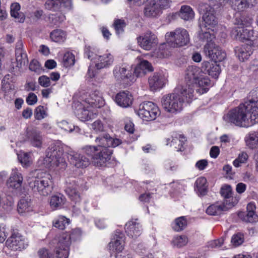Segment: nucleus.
<instances>
[{"label":"nucleus","instance_id":"obj_1","mask_svg":"<svg viewBox=\"0 0 258 258\" xmlns=\"http://www.w3.org/2000/svg\"><path fill=\"white\" fill-rule=\"evenodd\" d=\"M194 98V90L190 86L182 87L178 93L164 96L162 99V105L167 112L175 113L180 111L184 103L190 102Z\"/></svg>","mask_w":258,"mask_h":258},{"label":"nucleus","instance_id":"obj_2","mask_svg":"<svg viewBox=\"0 0 258 258\" xmlns=\"http://www.w3.org/2000/svg\"><path fill=\"white\" fill-rule=\"evenodd\" d=\"M39 172V170H36L29 173L27 178L28 185L34 193L46 197L52 191L51 176L48 174L40 176Z\"/></svg>","mask_w":258,"mask_h":258},{"label":"nucleus","instance_id":"obj_3","mask_svg":"<svg viewBox=\"0 0 258 258\" xmlns=\"http://www.w3.org/2000/svg\"><path fill=\"white\" fill-rule=\"evenodd\" d=\"M80 236V230L74 229L71 234L63 233L53 239L52 243L55 244V251L58 258H68L72 239L76 240Z\"/></svg>","mask_w":258,"mask_h":258},{"label":"nucleus","instance_id":"obj_4","mask_svg":"<svg viewBox=\"0 0 258 258\" xmlns=\"http://www.w3.org/2000/svg\"><path fill=\"white\" fill-rule=\"evenodd\" d=\"M252 20L247 17L241 16L239 19L236 18L235 24L237 26L235 27L232 31V37L235 39L239 41L250 40L252 42V45L255 44L258 46V39L254 43L255 40L252 39L253 32L250 28Z\"/></svg>","mask_w":258,"mask_h":258},{"label":"nucleus","instance_id":"obj_5","mask_svg":"<svg viewBox=\"0 0 258 258\" xmlns=\"http://www.w3.org/2000/svg\"><path fill=\"white\" fill-rule=\"evenodd\" d=\"M246 108L244 103L229 110L223 116L225 122L230 125L239 127L249 126Z\"/></svg>","mask_w":258,"mask_h":258},{"label":"nucleus","instance_id":"obj_6","mask_svg":"<svg viewBox=\"0 0 258 258\" xmlns=\"http://www.w3.org/2000/svg\"><path fill=\"white\" fill-rule=\"evenodd\" d=\"M85 54L94 64L97 70L108 68L112 64L114 61V57L110 53H102L99 51L96 52L89 46L85 47Z\"/></svg>","mask_w":258,"mask_h":258},{"label":"nucleus","instance_id":"obj_7","mask_svg":"<svg viewBox=\"0 0 258 258\" xmlns=\"http://www.w3.org/2000/svg\"><path fill=\"white\" fill-rule=\"evenodd\" d=\"M165 37L168 42L173 47L185 46L189 42L188 33L183 28L176 29L173 31L166 33Z\"/></svg>","mask_w":258,"mask_h":258},{"label":"nucleus","instance_id":"obj_8","mask_svg":"<svg viewBox=\"0 0 258 258\" xmlns=\"http://www.w3.org/2000/svg\"><path fill=\"white\" fill-rule=\"evenodd\" d=\"M138 114L143 120L151 121L155 120L160 115V111L159 107L153 102H144L140 105Z\"/></svg>","mask_w":258,"mask_h":258},{"label":"nucleus","instance_id":"obj_9","mask_svg":"<svg viewBox=\"0 0 258 258\" xmlns=\"http://www.w3.org/2000/svg\"><path fill=\"white\" fill-rule=\"evenodd\" d=\"M63 154V150L59 144H53L46 150V157L50 159L49 162L61 168L66 167Z\"/></svg>","mask_w":258,"mask_h":258},{"label":"nucleus","instance_id":"obj_10","mask_svg":"<svg viewBox=\"0 0 258 258\" xmlns=\"http://www.w3.org/2000/svg\"><path fill=\"white\" fill-rule=\"evenodd\" d=\"M200 10L203 11V29L214 31L215 27L217 25V19L215 16L214 9L209 5L204 4L200 6Z\"/></svg>","mask_w":258,"mask_h":258},{"label":"nucleus","instance_id":"obj_11","mask_svg":"<svg viewBox=\"0 0 258 258\" xmlns=\"http://www.w3.org/2000/svg\"><path fill=\"white\" fill-rule=\"evenodd\" d=\"M238 201V198H232L231 203H228L227 200H224L223 202H216L207 208L206 213L207 214L212 216L220 215L222 212L227 211L235 206Z\"/></svg>","mask_w":258,"mask_h":258},{"label":"nucleus","instance_id":"obj_12","mask_svg":"<svg viewBox=\"0 0 258 258\" xmlns=\"http://www.w3.org/2000/svg\"><path fill=\"white\" fill-rule=\"evenodd\" d=\"M204 52L207 56L214 61H221L226 57V53L214 42L207 43L204 47Z\"/></svg>","mask_w":258,"mask_h":258},{"label":"nucleus","instance_id":"obj_13","mask_svg":"<svg viewBox=\"0 0 258 258\" xmlns=\"http://www.w3.org/2000/svg\"><path fill=\"white\" fill-rule=\"evenodd\" d=\"M45 8L53 12L68 11L73 8L72 0H48L45 4Z\"/></svg>","mask_w":258,"mask_h":258},{"label":"nucleus","instance_id":"obj_14","mask_svg":"<svg viewBox=\"0 0 258 258\" xmlns=\"http://www.w3.org/2000/svg\"><path fill=\"white\" fill-rule=\"evenodd\" d=\"M96 154L92 158V162L97 167L105 166L106 163L111 159L112 150L106 148L99 149Z\"/></svg>","mask_w":258,"mask_h":258},{"label":"nucleus","instance_id":"obj_15","mask_svg":"<svg viewBox=\"0 0 258 258\" xmlns=\"http://www.w3.org/2000/svg\"><path fill=\"white\" fill-rule=\"evenodd\" d=\"M6 245L8 247L14 250L25 249L28 246V242L20 234L14 233L6 241Z\"/></svg>","mask_w":258,"mask_h":258},{"label":"nucleus","instance_id":"obj_16","mask_svg":"<svg viewBox=\"0 0 258 258\" xmlns=\"http://www.w3.org/2000/svg\"><path fill=\"white\" fill-rule=\"evenodd\" d=\"M140 46L146 50H150L158 43L157 36L151 32H147L137 38Z\"/></svg>","mask_w":258,"mask_h":258},{"label":"nucleus","instance_id":"obj_17","mask_svg":"<svg viewBox=\"0 0 258 258\" xmlns=\"http://www.w3.org/2000/svg\"><path fill=\"white\" fill-rule=\"evenodd\" d=\"M203 76V72L202 69L195 66H188L185 72L184 79L187 83L185 86H190L193 89L194 84H197V81L200 76Z\"/></svg>","mask_w":258,"mask_h":258},{"label":"nucleus","instance_id":"obj_18","mask_svg":"<svg viewBox=\"0 0 258 258\" xmlns=\"http://www.w3.org/2000/svg\"><path fill=\"white\" fill-rule=\"evenodd\" d=\"M244 104L247 109L249 126L258 122V101L249 100Z\"/></svg>","mask_w":258,"mask_h":258},{"label":"nucleus","instance_id":"obj_19","mask_svg":"<svg viewBox=\"0 0 258 258\" xmlns=\"http://www.w3.org/2000/svg\"><path fill=\"white\" fill-rule=\"evenodd\" d=\"M23 181L22 174L15 169L12 172L7 181V185L8 188L12 190H20Z\"/></svg>","mask_w":258,"mask_h":258},{"label":"nucleus","instance_id":"obj_20","mask_svg":"<svg viewBox=\"0 0 258 258\" xmlns=\"http://www.w3.org/2000/svg\"><path fill=\"white\" fill-rule=\"evenodd\" d=\"M83 102L85 103V105H87L93 109L100 108L104 104L102 94L99 91H95L91 93Z\"/></svg>","mask_w":258,"mask_h":258},{"label":"nucleus","instance_id":"obj_21","mask_svg":"<svg viewBox=\"0 0 258 258\" xmlns=\"http://www.w3.org/2000/svg\"><path fill=\"white\" fill-rule=\"evenodd\" d=\"M167 82V79L164 75L159 73H155L148 78V83L150 89L155 91L162 88Z\"/></svg>","mask_w":258,"mask_h":258},{"label":"nucleus","instance_id":"obj_22","mask_svg":"<svg viewBox=\"0 0 258 258\" xmlns=\"http://www.w3.org/2000/svg\"><path fill=\"white\" fill-rule=\"evenodd\" d=\"M113 75L117 81L125 83L128 84L134 80L131 72L125 67L116 66L113 70Z\"/></svg>","mask_w":258,"mask_h":258},{"label":"nucleus","instance_id":"obj_23","mask_svg":"<svg viewBox=\"0 0 258 258\" xmlns=\"http://www.w3.org/2000/svg\"><path fill=\"white\" fill-rule=\"evenodd\" d=\"M68 158L70 163L77 168L86 167L90 163V159L78 153H71Z\"/></svg>","mask_w":258,"mask_h":258},{"label":"nucleus","instance_id":"obj_24","mask_svg":"<svg viewBox=\"0 0 258 258\" xmlns=\"http://www.w3.org/2000/svg\"><path fill=\"white\" fill-rule=\"evenodd\" d=\"M202 70L214 78H217L221 72L219 65L216 61H204L202 63Z\"/></svg>","mask_w":258,"mask_h":258},{"label":"nucleus","instance_id":"obj_25","mask_svg":"<svg viewBox=\"0 0 258 258\" xmlns=\"http://www.w3.org/2000/svg\"><path fill=\"white\" fill-rule=\"evenodd\" d=\"M115 100L119 106L126 108L132 105L133 97L129 92L122 91L116 94Z\"/></svg>","mask_w":258,"mask_h":258},{"label":"nucleus","instance_id":"obj_26","mask_svg":"<svg viewBox=\"0 0 258 258\" xmlns=\"http://www.w3.org/2000/svg\"><path fill=\"white\" fill-rule=\"evenodd\" d=\"M255 206L252 203H249L247 206V213L240 212L238 216L246 222L253 223L258 221V216L255 214Z\"/></svg>","mask_w":258,"mask_h":258},{"label":"nucleus","instance_id":"obj_27","mask_svg":"<svg viewBox=\"0 0 258 258\" xmlns=\"http://www.w3.org/2000/svg\"><path fill=\"white\" fill-rule=\"evenodd\" d=\"M124 240L123 234L117 236L115 235L110 242L109 243V249L112 253H119L124 248Z\"/></svg>","mask_w":258,"mask_h":258},{"label":"nucleus","instance_id":"obj_28","mask_svg":"<svg viewBox=\"0 0 258 258\" xmlns=\"http://www.w3.org/2000/svg\"><path fill=\"white\" fill-rule=\"evenodd\" d=\"M85 103L83 102V107L81 109L80 112H78L77 114L78 118L83 121L94 118L98 113L96 109H93L88 105H85Z\"/></svg>","mask_w":258,"mask_h":258},{"label":"nucleus","instance_id":"obj_29","mask_svg":"<svg viewBox=\"0 0 258 258\" xmlns=\"http://www.w3.org/2000/svg\"><path fill=\"white\" fill-rule=\"evenodd\" d=\"M125 232L128 236L136 238L141 233V226L136 222L130 221L125 224Z\"/></svg>","mask_w":258,"mask_h":258},{"label":"nucleus","instance_id":"obj_30","mask_svg":"<svg viewBox=\"0 0 258 258\" xmlns=\"http://www.w3.org/2000/svg\"><path fill=\"white\" fill-rule=\"evenodd\" d=\"M185 141L183 136L175 134L174 136L171 137V139H167L166 145L170 144V146L173 147L176 151H181Z\"/></svg>","mask_w":258,"mask_h":258},{"label":"nucleus","instance_id":"obj_31","mask_svg":"<svg viewBox=\"0 0 258 258\" xmlns=\"http://www.w3.org/2000/svg\"><path fill=\"white\" fill-rule=\"evenodd\" d=\"M28 140L31 145L36 148H40L42 144V138L39 132L33 130L28 132Z\"/></svg>","mask_w":258,"mask_h":258},{"label":"nucleus","instance_id":"obj_32","mask_svg":"<svg viewBox=\"0 0 258 258\" xmlns=\"http://www.w3.org/2000/svg\"><path fill=\"white\" fill-rule=\"evenodd\" d=\"M20 5L19 3H14L11 6V15L12 17L16 19V20L20 23L24 22L25 17L24 14L20 12Z\"/></svg>","mask_w":258,"mask_h":258},{"label":"nucleus","instance_id":"obj_33","mask_svg":"<svg viewBox=\"0 0 258 258\" xmlns=\"http://www.w3.org/2000/svg\"><path fill=\"white\" fill-rule=\"evenodd\" d=\"M31 201L29 197H24L18 204V211L20 214L29 212L32 210Z\"/></svg>","mask_w":258,"mask_h":258},{"label":"nucleus","instance_id":"obj_34","mask_svg":"<svg viewBox=\"0 0 258 258\" xmlns=\"http://www.w3.org/2000/svg\"><path fill=\"white\" fill-rule=\"evenodd\" d=\"M161 13V11L153 1H151L144 9V14L148 17H156Z\"/></svg>","mask_w":258,"mask_h":258},{"label":"nucleus","instance_id":"obj_35","mask_svg":"<svg viewBox=\"0 0 258 258\" xmlns=\"http://www.w3.org/2000/svg\"><path fill=\"white\" fill-rule=\"evenodd\" d=\"M66 202L65 197L61 194H57L51 197L50 206L52 209L61 208Z\"/></svg>","mask_w":258,"mask_h":258},{"label":"nucleus","instance_id":"obj_36","mask_svg":"<svg viewBox=\"0 0 258 258\" xmlns=\"http://www.w3.org/2000/svg\"><path fill=\"white\" fill-rule=\"evenodd\" d=\"M250 47L248 45H243L240 47H236L235 52L239 59L243 61L248 58L252 53Z\"/></svg>","mask_w":258,"mask_h":258},{"label":"nucleus","instance_id":"obj_37","mask_svg":"<svg viewBox=\"0 0 258 258\" xmlns=\"http://www.w3.org/2000/svg\"><path fill=\"white\" fill-rule=\"evenodd\" d=\"M50 37L52 41L62 43L66 40L67 33L61 29H55L50 33Z\"/></svg>","mask_w":258,"mask_h":258},{"label":"nucleus","instance_id":"obj_38","mask_svg":"<svg viewBox=\"0 0 258 258\" xmlns=\"http://www.w3.org/2000/svg\"><path fill=\"white\" fill-rule=\"evenodd\" d=\"M179 16L185 21H190L194 19L195 13L192 8L188 6H182L181 7Z\"/></svg>","mask_w":258,"mask_h":258},{"label":"nucleus","instance_id":"obj_39","mask_svg":"<svg viewBox=\"0 0 258 258\" xmlns=\"http://www.w3.org/2000/svg\"><path fill=\"white\" fill-rule=\"evenodd\" d=\"M187 224V222L186 217L181 216L176 218L172 222L171 226L175 231L179 232L185 228Z\"/></svg>","mask_w":258,"mask_h":258},{"label":"nucleus","instance_id":"obj_40","mask_svg":"<svg viewBox=\"0 0 258 258\" xmlns=\"http://www.w3.org/2000/svg\"><path fill=\"white\" fill-rule=\"evenodd\" d=\"M18 159L23 167H28L32 164L30 153L20 151L17 154Z\"/></svg>","mask_w":258,"mask_h":258},{"label":"nucleus","instance_id":"obj_41","mask_svg":"<svg viewBox=\"0 0 258 258\" xmlns=\"http://www.w3.org/2000/svg\"><path fill=\"white\" fill-rule=\"evenodd\" d=\"M246 145L251 149H254L258 147V133H250L245 137Z\"/></svg>","mask_w":258,"mask_h":258},{"label":"nucleus","instance_id":"obj_42","mask_svg":"<svg viewBox=\"0 0 258 258\" xmlns=\"http://www.w3.org/2000/svg\"><path fill=\"white\" fill-rule=\"evenodd\" d=\"M199 86L202 88L203 92L202 93H206L209 89V88L211 86V81L209 78L205 75L204 72H203V76H200L197 83Z\"/></svg>","mask_w":258,"mask_h":258},{"label":"nucleus","instance_id":"obj_43","mask_svg":"<svg viewBox=\"0 0 258 258\" xmlns=\"http://www.w3.org/2000/svg\"><path fill=\"white\" fill-rule=\"evenodd\" d=\"M198 192L201 195H204L207 191V179L204 177H199L195 183Z\"/></svg>","mask_w":258,"mask_h":258},{"label":"nucleus","instance_id":"obj_44","mask_svg":"<svg viewBox=\"0 0 258 258\" xmlns=\"http://www.w3.org/2000/svg\"><path fill=\"white\" fill-rule=\"evenodd\" d=\"M110 136L107 134H104L97 138L95 140V142L98 144L99 149L103 148H108L109 147V139Z\"/></svg>","mask_w":258,"mask_h":258},{"label":"nucleus","instance_id":"obj_45","mask_svg":"<svg viewBox=\"0 0 258 258\" xmlns=\"http://www.w3.org/2000/svg\"><path fill=\"white\" fill-rule=\"evenodd\" d=\"M69 223V219L64 216H60L53 221V225L59 229L63 230Z\"/></svg>","mask_w":258,"mask_h":258},{"label":"nucleus","instance_id":"obj_46","mask_svg":"<svg viewBox=\"0 0 258 258\" xmlns=\"http://www.w3.org/2000/svg\"><path fill=\"white\" fill-rule=\"evenodd\" d=\"M75 62V55L71 52H67L63 55L62 62L64 67L72 66Z\"/></svg>","mask_w":258,"mask_h":258},{"label":"nucleus","instance_id":"obj_47","mask_svg":"<svg viewBox=\"0 0 258 258\" xmlns=\"http://www.w3.org/2000/svg\"><path fill=\"white\" fill-rule=\"evenodd\" d=\"M66 191L72 201H74L76 204L80 203L81 201L80 196L76 188L68 187Z\"/></svg>","mask_w":258,"mask_h":258},{"label":"nucleus","instance_id":"obj_48","mask_svg":"<svg viewBox=\"0 0 258 258\" xmlns=\"http://www.w3.org/2000/svg\"><path fill=\"white\" fill-rule=\"evenodd\" d=\"M202 33L200 34L201 39L207 41V43L213 42V40L215 38L214 31L212 32L210 30L203 29V27H202Z\"/></svg>","mask_w":258,"mask_h":258},{"label":"nucleus","instance_id":"obj_49","mask_svg":"<svg viewBox=\"0 0 258 258\" xmlns=\"http://www.w3.org/2000/svg\"><path fill=\"white\" fill-rule=\"evenodd\" d=\"M113 26L117 35L122 34L124 32V28L126 26V23L124 20L115 19L114 21Z\"/></svg>","mask_w":258,"mask_h":258},{"label":"nucleus","instance_id":"obj_50","mask_svg":"<svg viewBox=\"0 0 258 258\" xmlns=\"http://www.w3.org/2000/svg\"><path fill=\"white\" fill-rule=\"evenodd\" d=\"M16 60L20 67L26 65L28 62L27 54L22 52V50H17L16 54Z\"/></svg>","mask_w":258,"mask_h":258},{"label":"nucleus","instance_id":"obj_51","mask_svg":"<svg viewBox=\"0 0 258 258\" xmlns=\"http://www.w3.org/2000/svg\"><path fill=\"white\" fill-rule=\"evenodd\" d=\"M220 193L224 198L225 200H227L228 201V203H231L232 199L234 198L233 197H231L232 195V188L231 186L228 185H225L223 186L221 188Z\"/></svg>","mask_w":258,"mask_h":258},{"label":"nucleus","instance_id":"obj_52","mask_svg":"<svg viewBox=\"0 0 258 258\" xmlns=\"http://www.w3.org/2000/svg\"><path fill=\"white\" fill-rule=\"evenodd\" d=\"M188 242V238L185 235L177 236L173 239L172 243L174 246L181 247L185 246Z\"/></svg>","mask_w":258,"mask_h":258},{"label":"nucleus","instance_id":"obj_53","mask_svg":"<svg viewBox=\"0 0 258 258\" xmlns=\"http://www.w3.org/2000/svg\"><path fill=\"white\" fill-rule=\"evenodd\" d=\"M229 5L235 11H242L245 9L244 0H228Z\"/></svg>","mask_w":258,"mask_h":258},{"label":"nucleus","instance_id":"obj_54","mask_svg":"<svg viewBox=\"0 0 258 258\" xmlns=\"http://www.w3.org/2000/svg\"><path fill=\"white\" fill-rule=\"evenodd\" d=\"M248 159V155L245 152L239 154L238 157L233 162V164L235 167H238L242 164L246 163Z\"/></svg>","mask_w":258,"mask_h":258},{"label":"nucleus","instance_id":"obj_55","mask_svg":"<svg viewBox=\"0 0 258 258\" xmlns=\"http://www.w3.org/2000/svg\"><path fill=\"white\" fill-rule=\"evenodd\" d=\"M167 44H161L159 48V50L155 52L156 55L159 58H165L170 55L171 53L167 49H166Z\"/></svg>","mask_w":258,"mask_h":258},{"label":"nucleus","instance_id":"obj_56","mask_svg":"<svg viewBox=\"0 0 258 258\" xmlns=\"http://www.w3.org/2000/svg\"><path fill=\"white\" fill-rule=\"evenodd\" d=\"M35 117L37 120H41L46 116V109L42 106H39L35 110Z\"/></svg>","mask_w":258,"mask_h":258},{"label":"nucleus","instance_id":"obj_57","mask_svg":"<svg viewBox=\"0 0 258 258\" xmlns=\"http://www.w3.org/2000/svg\"><path fill=\"white\" fill-rule=\"evenodd\" d=\"M38 254L39 258H58L57 254L55 252V255L51 253L49 250L45 248H42L39 250Z\"/></svg>","mask_w":258,"mask_h":258},{"label":"nucleus","instance_id":"obj_58","mask_svg":"<svg viewBox=\"0 0 258 258\" xmlns=\"http://www.w3.org/2000/svg\"><path fill=\"white\" fill-rule=\"evenodd\" d=\"M231 241L234 246H238L243 242V235L239 233L235 234L232 236Z\"/></svg>","mask_w":258,"mask_h":258},{"label":"nucleus","instance_id":"obj_59","mask_svg":"<svg viewBox=\"0 0 258 258\" xmlns=\"http://www.w3.org/2000/svg\"><path fill=\"white\" fill-rule=\"evenodd\" d=\"M57 125L61 129L66 132H72L74 129V125L71 123L66 121L62 120L57 122Z\"/></svg>","mask_w":258,"mask_h":258},{"label":"nucleus","instance_id":"obj_60","mask_svg":"<svg viewBox=\"0 0 258 258\" xmlns=\"http://www.w3.org/2000/svg\"><path fill=\"white\" fill-rule=\"evenodd\" d=\"M84 153L89 156H91V158L94 154H96L99 149L96 146H86L83 148Z\"/></svg>","mask_w":258,"mask_h":258},{"label":"nucleus","instance_id":"obj_61","mask_svg":"<svg viewBox=\"0 0 258 258\" xmlns=\"http://www.w3.org/2000/svg\"><path fill=\"white\" fill-rule=\"evenodd\" d=\"M153 2L161 11L169 8L171 3V0H153Z\"/></svg>","mask_w":258,"mask_h":258},{"label":"nucleus","instance_id":"obj_62","mask_svg":"<svg viewBox=\"0 0 258 258\" xmlns=\"http://www.w3.org/2000/svg\"><path fill=\"white\" fill-rule=\"evenodd\" d=\"M165 169L169 171L174 172L178 169V165L175 162L168 160L164 162Z\"/></svg>","mask_w":258,"mask_h":258},{"label":"nucleus","instance_id":"obj_63","mask_svg":"<svg viewBox=\"0 0 258 258\" xmlns=\"http://www.w3.org/2000/svg\"><path fill=\"white\" fill-rule=\"evenodd\" d=\"M91 127L96 132H101L104 131L103 124L99 120H96L91 124Z\"/></svg>","mask_w":258,"mask_h":258},{"label":"nucleus","instance_id":"obj_64","mask_svg":"<svg viewBox=\"0 0 258 258\" xmlns=\"http://www.w3.org/2000/svg\"><path fill=\"white\" fill-rule=\"evenodd\" d=\"M139 65L142 67L141 68L146 73L153 71V68L151 64L147 60H142L139 63Z\"/></svg>","mask_w":258,"mask_h":258}]
</instances>
